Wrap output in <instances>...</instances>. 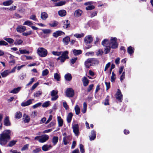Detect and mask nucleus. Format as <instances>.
<instances>
[{"mask_svg":"<svg viewBox=\"0 0 153 153\" xmlns=\"http://www.w3.org/2000/svg\"><path fill=\"white\" fill-rule=\"evenodd\" d=\"M87 107V105L85 102H84L83 104V109L82 110V112L83 113H85L86 111Z\"/></svg>","mask_w":153,"mask_h":153,"instance_id":"36","label":"nucleus"},{"mask_svg":"<svg viewBox=\"0 0 153 153\" xmlns=\"http://www.w3.org/2000/svg\"><path fill=\"white\" fill-rule=\"evenodd\" d=\"M39 83L38 82H36V83L34 84L32 87L31 90H33L35 89L38 85Z\"/></svg>","mask_w":153,"mask_h":153,"instance_id":"63","label":"nucleus"},{"mask_svg":"<svg viewBox=\"0 0 153 153\" xmlns=\"http://www.w3.org/2000/svg\"><path fill=\"white\" fill-rule=\"evenodd\" d=\"M58 14L61 17L65 16L66 14V12L64 10H61L58 11Z\"/></svg>","mask_w":153,"mask_h":153,"instance_id":"21","label":"nucleus"},{"mask_svg":"<svg viewBox=\"0 0 153 153\" xmlns=\"http://www.w3.org/2000/svg\"><path fill=\"white\" fill-rule=\"evenodd\" d=\"M32 100H33L29 99L26 102H22L21 104V105L23 107L29 105L32 103Z\"/></svg>","mask_w":153,"mask_h":153,"instance_id":"17","label":"nucleus"},{"mask_svg":"<svg viewBox=\"0 0 153 153\" xmlns=\"http://www.w3.org/2000/svg\"><path fill=\"white\" fill-rule=\"evenodd\" d=\"M41 30L44 34H48L51 32V30L49 29H42Z\"/></svg>","mask_w":153,"mask_h":153,"instance_id":"38","label":"nucleus"},{"mask_svg":"<svg viewBox=\"0 0 153 153\" xmlns=\"http://www.w3.org/2000/svg\"><path fill=\"white\" fill-rule=\"evenodd\" d=\"M73 52L74 55L77 56L81 54L82 51L80 50L74 49L73 51Z\"/></svg>","mask_w":153,"mask_h":153,"instance_id":"29","label":"nucleus"},{"mask_svg":"<svg viewBox=\"0 0 153 153\" xmlns=\"http://www.w3.org/2000/svg\"><path fill=\"white\" fill-rule=\"evenodd\" d=\"M65 78L66 80L69 81L71 80L72 77L70 74L68 73L65 75Z\"/></svg>","mask_w":153,"mask_h":153,"instance_id":"25","label":"nucleus"},{"mask_svg":"<svg viewBox=\"0 0 153 153\" xmlns=\"http://www.w3.org/2000/svg\"><path fill=\"white\" fill-rule=\"evenodd\" d=\"M11 131L5 130L2 133L0 134V144L4 146L7 144L10 139Z\"/></svg>","mask_w":153,"mask_h":153,"instance_id":"1","label":"nucleus"},{"mask_svg":"<svg viewBox=\"0 0 153 153\" xmlns=\"http://www.w3.org/2000/svg\"><path fill=\"white\" fill-rule=\"evenodd\" d=\"M48 17V15L45 12L41 13V18L43 20H45Z\"/></svg>","mask_w":153,"mask_h":153,"instance_id":"18","label":"nucleus"},{"mask_svg":"<svg viewBox=\"0 0 153 153\" xmlns=\"http://www.w3.org/2000/svg\"><path fill=\"white\" fill-rule=\"evenodd\" d=\"M32 34V31H29L24 32L22 33V35L25 36H27L31 35Z\"/></svg>","mask_w":153,"mask_h":153,"instance_id":"56","label":"nucleus"},{"mask_svg":"<svg viewBox=\"0 0 153 153\" xmlns=\"http://www.w3.org/2000/svg\"><path fill=\"white\" fill-rule=\"evenodd\" d=\"M77 59V57L72 58L71 60V63L72 64H74L76 62Z\"/></svg>","mask_w":153,"mask_h":153,"instance_id":"62","label":"nucleus"},{"mask_svg":"<svg viewBox=\"0 0 153 153\" xmlns=\"http://www.w3.org/2000/svg\"><path fill=\"white\" fill-rule=\"evenodd\" d=\"M109 97L108 96H107L105 100V102H104V105H109Z\"/></svg>","mask_w":153,"mask_h":153,"instance_id":"49","label":"nucleus"},{"mask_svg":"<svg viewBox=\"0 0 153 153\" xmlns=\"http://www.w3.org/2000/svg\"><path fill=\"white\" fill-rule=\"evenodd\" d=\"M108 43H109V41L106 39H104L102 42V44L106 47L104 50L105 54L108 53L111 48L109 45H107Z\"/></svg>","mask_w":153,"mask_h":153,"instance_id":"4","label":"nucleus"},{"mask_svg":"<svg viewBox=\"0 0 153 153\" xmlns=\"http://www.w3.org/2000/svg\"><path fill=\"white\" fill-rule=\"evenodd\" d=\"M82 11L79 9L76 10L74 13V16L75 17H78L81 16Z\"/></svg>","mask_w":153,"mask_h":153,"instance_id":"15","label":"nucleus"},{"mask_svg":"<svg viewBox=\"0 0 153 153\" xmlns=\"http://www.w3.org/2000/svg\"><path fill=\"white\" fill-rule=\"evenodd\" d=\"M115 79V74H114V72L112 73V75L111 77V82H114Z\"/></svg>","mask_w":153,"mask_h":153,"instance_id":"46","label":"nucleus"},{"mask_svg":"<svg viewBox=\"0 0 153 153\" xmlns=\"http://www.w3.org/2000/svg\"><path fill=\"white\" fill-rule=\"evenodd\" d=\"M26 77V74H25L24 73H22L19 76V77L20 79L21 80H23Z\"/></svg>","mask_w":153,"mask_h":153,"instance_id":"47","label":"nucleus"},{"mask_svg":"<svg viewBox=\"0 0 153 153\" xmlns=\"http://www.w3.org/2000/svg\"><path fill=\"white\" fill-rule=\"evenodd\" d=\"M30 119L29 117L27 115L25 117V118L24 120V121L25 123H28L30 121Z\"/></svg>","mask_w":153,"mask_h":153,"instance_id":"64","label":"nucleus"},{"mask_svg":"<svg viewBox=\"0 0 153 153\" xmlns=\"http://www.w3.org/2000/svg\"><path fill=\"white\" fill-rule=\"evenodd\" d=\"M96 132L93 130L91 131V136L90 137V140H94L96 138Z\"/></svg>","mask_w":153,"mask_h":153,"instance_id":"19","label":"nucleus"},{"mask_svg":"<svg viewBox=\"0 0 153 153\" xmlns=\"http://www.w3.org/2000/svg\"><path fill=\"white\" fill-rule=\"evenodd\" d=\"M117 39L115 38L111 37V39L110 41L109 42L108 45L112 49H116L118 47V44L117 42Z\"/></svg>","mask_w":153,"mask_h":153,"instance_id":"3","label":"nucleus"},{"mask_svg":"<svg viewBox=\"0 0 153 153\" xmlns=\"http://www.w3.org/2000/svg\"><path fill=\"white\" fill-rule=\"evenodd\" d=\"M63 106L66 110H68L69 108V107L66 102H64L63 103Z\"/></svg>","mask_w":153,"mask_h":153,"instance_id":"61","label":"nucleus"},{"mask_svg":"<svg viewBox=\"0 0 153 153\" xmlns=\"http://www.w3.org/2000/svg\"><path fill=\"white\" fill-rule=\"evenodd\" d=\"M116 97L117 100L120 102H121L122 100L123 95L121 94L120 90L119 89L117 90L116 94Z\"/></svg>","mask_w":153,"mask_h":153,"instance_id":"8","label":"nucleus"},{"mask_svg":"<svg viewBox=\"0 0 153 153\" xmlns=\"http://www.w3.org/2000/svg\"><path fill=\"white\" fill-rule=\"evenodd\" d=\"M19 51L20 52L21 54H28L29 52L26 50H21L20 49H19Z\"/></svg>","mask_w":153,"mask_h":153,"instance_id":"41","label":"nucleus"},{"mask_svg":"<svg viewBox=\"0 0 153 153\" xmlns=\"http://www.w3.org/2000/svg\"><path fill=\"white\" fill-rule=\"evenodd\" d=\"M94 86V85L93 84H91L90 85L88 88L87 89V91L88 92H90L92 89L93 87Z\"/></svg>","mask_w":153,"mask_h":153,"instance_id":"55","label":"nucleus"},{"mask_svg":"<svg viewBox=\"0 0 153 153\" xmlns=\"http://www.w3.org/2000/svg\"><path fill=\"white\" fill-rule=\"evenodd\" d=\"M66 1H60L58 2V6H61L65 4Z\"/></svg>","mask_w":153,"mask_h":153,"instance_id":"48","label":"nucleus"},{"mask_svg":"<svg viewBox=\"0 0 153 153\" xmlns=\"http://www.w3.org/2000/svg\"><path fill=\"white\" fill-rule=\"evenodd\" d=\"M21 88V87H18L17 88H15L12 90L10 92L13 94H16L20 90Z\"/></svg>","mask_w":153,"mask_h":153,"instance_id":"24","label":"nucleus"},{"mask_svg":"<svg viewBox=\"0 0 153 153\" xmlns=\"http://www.w3.org/2000/svg\"><path fill=\"white\" fill-rule=\"evenodd\" d=\"M94 8L95 7L94 5H89L86 7L85 9L87 10H91Z\"/></svg>","mask_w":153,"mask_h":153,"instance_id":"52","label":"nucleus"},{"mask_svg":"<svg viewBox=\"0 0 153 153\" xmlns=\"http://www.w3.org/2000/svg\"><path fill=\"white\" fill-rule=\"evenodd\" d=\"M73 131L76 136H78L79 134V126L78 124H75L72 126Z\"/></svg>","mask_w":153,"mask_h":153,"instance_id":"7","label":"nucleus"},{"mask_svg":"<svg viewBox=\"0 0 153 153\" xmlns=\"http://www.w3.org/2000/svg\"><path fill=\"white\" fill-rule=\"evenodd\" d=\"M63 26L64 28H67L70 27V22L68 20H65L63 21Z\"/></svg>","mask_w":153,"mask_h":153,"instance_id":"13","label":"nucleus"},{"mask_svg":"<svg viewBox=\"0 0 153 153\" xmlns=\"http://www.w3.org/2000/svg\"><path fill=\"white\" fill-rule=\"evenodd\" d=\"M74 109L75 111L76 114L78 115L80 111V109L79 106L78 105H76Z\"/></svg>","mask_w":153,"mask_h":153,"instance_id":"32","label":"nucleus"},{"mask_svg":"<svg viewBox=\"0 0 153 153\" xmlns=\"http://www.w3.org/2000/svg\"><path fill=\"white\" fill-rule=\"evenodd\" d=\"M29 144H26L22 148L21 150L22 151H24L25 150L27 149L29 147Z\"/></svg>","mask_w":153,"mask_h":153,"instance_id":"53","label":"nucleus"},{"mask_svg":"<svg viewBox=\"0 0 153 153\" xmlns=\"http://www.w3.org/2000/svg\"><path fill=\"white\" fill-rule=\"evenodd\" d=\"M82 81L84 86H87L89 83V80L85 76L83 77Z\"/></svg>","mask_w":153,"mask_h":153,"instance_id":"20","label":"nucleus"},{"mask_svg":"<svg viewBox=\"0 0 153 153\" xmlns=\"http://www.w3.org/2000/svg\"><path fill=\"white\" fill-rule=\"evenodd\" d=\"M8 43L3 40L0 41V46L5 45L6 46L8 45Z\"/></svg>","mask_w":153,"mask_h":153,"instance_id":"58","label":"nucleus"},{"mask_svg":"<svg viewBox=\"0 0 153 153\" xmlns=\"http://www.w3.org/2000/svg\"><path fill=\"white\" fill-rule=\"evenodd\" d=\"M41 151V150L40 148H37L33 151V153H38Z\"/></svg>","mask_w":153,"mask_h":153,"instance_id":"54","label":"nucleus"},{"mask_svg":"<svg viewBox=\"0 0 153 153\" xmlns=\"http://www.w3.org/2000/svg\"><path fill=\"white\" fill-rule=\"evenodd\" d=\"M9 74V71L8 70H6L1 73V74L3 77H4L6 76Z\"/></svg>","mask_w":153,"mask_h":153,"instance_id":"31","label":"nucleus"},{"mask_svg":"<svg viewBox=\"0 0 153 153\" xmlns=\"http://www.w3.org/2000/svg\"><path fill=\"white\" fill-rule=\"evenodd\" d=\"M22 117V114L20 111L17 112L15 114V118L17 119L20 118Z\"/></svg>","mask_w":153,"mask_h":153,"instance_id":"35","label":"nucleus"},{"mask_svg":"<svg viewBox=\"0 0 153 153\" xmlns=\"http://www.w3.org/2000/svg\"><path fill=\"white\" fill-rule=\"evenodd\" d=\"M49 138V136L46 134H44L40 136L39 142L41 143H44L48 140Z\"/></svg>","mask_w":153,"mask_h":153,"instance_id":"9","label":"nucleus"},{"mask_svg":"<svg viewBox=\"0 0 153 153\" xmlns=\"http://www.w3.org/2000/svg\"><path fill=\"white\" fill-rule=\"evenodd\" d=\"M26 30V27L24 26H18L16 28L17 31L19 32H23L25 31Z\"/></svg>","mask_w":153,"mask_h":153,"instance_id":"16","label":"nucleus"},{"mask_svg":"<svg viewBox=\"0 0 153 153\" xmlns=\"http://www.w3.org/2000/svg\"><path fill=\"white\" fill-rule=\"evenodd\" d=\"M13 2V1L12 0H7L3 2V5L4 6H9L12 4Z\"/></svg>","mask_w":153,"mask_h":153,"instance_id":"28","label":"nucleus"},{"mask_svg":"<svg viewBox=\"0 0 153 153\" xmlns=\"http://www.w3.org/2000/svg\"><path fill=\"white\" fill-rule=\"evenodd\" d=\"M23 41L21 39L16 40L14 44L15 45H20L23 42Z\"/></svg>","mask_w":153,"mask_h":153,"instance_id":"57","label":"nucleus"},{"mask_svg":"<svg viewBox=\"0 0 153 153\" xmlns=\"http://www.w3.org/2000/svg\"><path fill=\"white\" fill-rule=\"evenodd\" d=\"M93 38L90 35L86 36L84 39L85 42L86 44H90L93 41Z\"/></svg>","mask_w":153,"mask_h":153,"instance_id":"11","label":"nucleus"},{"mask_svg":"<svg viewBox=\"0 0 153 153\" xmlns=\"http://www.w3.org/2000/svg\"><path fill=\"white\" fill-rule=\"evenodd\" d=\"M37 53L41 57H45L47 55V51L45 49L43 48H38L37 50Z\"/></svg>","mask_w":153,"mask_h":153,"instance_id":"5","label":"nucleus"},{"mask_svg":"<svg viewBox=\"0 0 153 153\" xmlns=\"http://www.w3.org/2000/svg\"><path fill=\"white\" fill-rule=\"evenodd\" d=\"M65 93L67 97H72L74 95V90L72 88H69L66 90Z\"/></svg>","mask_w":153,"mask_h":153,"instance_id":"6","label":"nucleus"},{"mask_svg":"<svg viewBox=\"0 0 153 153\" xmlns=\"http://www.w3.org/2000/svg\"><path fill=\"white\" fill-rule=\"evenodd\" d=\"M65 35V33L64 32L61 30H58V36H64Z\"/></svg>","mask_w":153,"mask_h":153,"instance_id":"59","label":"nucleus"},{"mask_svg":"<svg viewBox=\"0 0 153 153\" xmlns=\"http://www.w3.org/2000/svg\"><path fill=\"white\" fill-rule=\"evenodd\" d=\"M74 36L77 38H81V37H83L84 36V34L83 33L81 34H78L76 33L74 34Z\"/></svg>","mask_w":153,"mask_h":153,"instance_id":"45","label":"nucleus"},{"mask_svg":"<svg viewBox=\"0 0 153 153\" xmlns=\"http://www.w3.org/2000/svg\"><path fill=\"white\" fill-rule=\"evenodd\" d=\"M4 124L6 126H10L11 125V123L9 120L8 116H6L4 120Z\"/></svg>","mask_w":153,"mask_h":153,"instance_id":"12","label":"nucleus"},{"mask_svg":"<svg viewBox=\"0 0 153 153\" xmlns=\"http://www.w3.org/2000/svg\"><path fill=\"white\" fill-rule=\"evenodd\" d=\"M4 39L10 44L13 43L14 41L13 39L10 38H7L6 37H4Z\"/></svg>","mask_w":153,"mask_h":153,"instance_id":"33","label":"nucleus"},{"mask_svg":"<svg viewBox=\"0 0 153 153\" xmlns=\"http://www.w3.org/2000/svg\"><path fill=\"white\" fill-rule=\"evenodd\" d=\"M30 19L35 21H36L37 20V19L36 18V16L35 15H32L30 16Z\"/></svg>","mask_w":153,"mask_h":153,"instance_id":"60","label":"nucleus"},{"mask_svg":"<svg viewBox=\"0 0 153 153\" xmlns=\"http://www.w3.org/2000/svg\"><path fill=\"white\" fill-rule=\"evenodd\" d=\"M50 104V102L49 101H46L42 105L43 107H47Z\"/></svg>","mask_w":153,"mask_h":153,"instance_id":"40","label":"nucleus"},{"mask_svg":"<svg viewBox=\"0 0 153 153\" xmlns=\"http://www.w3.org/2000/svg\"><path fill=\"white\" fill-rule=\"evenodd\" d=\"M23 25H27L29 26H30L31 25H33V23L31 21L28 20L25 22Z\"/></svg>","mask_w":153,"mask_h":153,"instance_id":"44","label":"nucleus"},{"mask_svg":"<svg viewBox=\"0 0 153 153\" xmlns=\"http://www.w3.org/2000/svg\"><path fill=\"white\" fill-rule=\"evenodd\" d=\"M56 21H54L52 22L51 23H49V25L51 27H54L55 26H56L57 25V23Z\"/></svg>","mask_w":153,"mask_h":153,"instance_id":"42","label":"nucleus"},{"mask_svg":"<svg viewBox=\"0 0 153 153\" xmlns=\"http://www.w3.org/2000/svg\"><path fill=\"white\" fill-rule=\"evenodd\" d=\"M79 148L81 152V153H84L85 152V150L84 146L82 144H80Z\"/></svg>","mask_w":153,"mask_h":153,"instance_id":"50","label":"nucleus"},{"mask_svg":"<svg viewBox=\"0 0 153 153\" xmlns=\"http://www.w3.org/2000/svg\"><path fill=\"white\" fill-rule=\"evenodd\" d=\"M52 142L53 145H55L57 143V137H54L52 139Z\"/></svg>","mask_w":153,"mask_h":153,"instance_id":"43","label":"nucleus"},{"mask_svg":"<svg viewBox=\"0 0 153 153\" xmlns=\"http://www.w3.org/2000/svg\"><path fill=\"white\" fill-rule=\"evenodd\" d=\"M61 53H62V55L58 57V60H59L62 63L64 62L66 59L69 58L68 56V52L67 51L63 52H58V56L61 54Z\"/></svg>","mask_w":153,"mask_h":153,"instance_id":"2","label":"nucleus"},{"mask_svg":"<svg viewBox=\"0 0 153 153\" xmlns=\"http://www.w3.org/2000/svg\"><path fill=\"white\" fill-rule=\"evenodd\" d=\"M70 41V38L68 36H66L63 39V42L65 45H68Z\"/></svg>","mask_w":153,"mask_h":153,"instance_id":"26","label":"nucleus"},{"mask_svg":"<svg viewBox=\"0 0 153 153\" xmlns=\"http://www.w3.org/2000/svg\"><path fill=\"white\" fill-rule=\"evenodd\" d=\"M92 66H93L94 65H97L99 64V61L96 58H91Z\"/></svg>","mask_w":153,"mask_h":153,"instance_id":"23","label":"nucleus"},{"mask_svg":"<svg viewBox=\"0 0 153 153\" xmlns=\"http://www.w3.org/2000/svg\"><path fill=\"white\" fill-rule=\"evenodd\" d=\"M42 94V91H39L34 93V96L35 97H38L40 96Z\"/></svg>","mask_w":153,"mask_h":153,"instance_id":"37","label":"nucleus"},{"mask_svg":"<svg viewBox=\"0 0 153 153\" xmlns=\"http://www.w3.org/2000/svg\"><path fill=\"white\" fill-rule=\"evenodd\" d=\"M16 140H12L10 141L9 143L8 144L7 146L10 147H12L13 145H14L17 142Z\"/></svg>","mask_w":153,"mask_h":153,"instance_id":"39","label":"nucleus"},{"mask_svg":"<svg viewBox=\"0 0 153 153\" xmlns=\"http://www.w3.org/2000/svg\"><path fill=\"white\" fill-rule=\"evenodd\" d=\"M134 49L131 46H129L127 49V51L130 55L134 53Z\"/></svg>","mask_w":153,"mask_h":153,"instance_id":"27","label":"nucleus"},{"mask_svg":"<svg viewBox=\"0 0 153 153\" xmlns=\"http://www.w3.org/2000/svg\"><path fill=\"white\" fill-rule=\"evenodd\" d=\"M73 116V114L72 113L70 112L68 114L67 118V121L68 123L71 122Z\"/></svg>","mask_w":153,"mask_h":153,"instance_id":"30","label":"nucleus"},{"mask_svg":"<svg viewBox=\"0 0 153 153\" xmlns=\"http://www.w3.org/2000/svg\"><path fill=\"white\" fill-rule=\"evenodd\" d=\"M52 146L50 145L45 144L42 146V149L44 151L46 152L49 150L50 148Z\"/></svg>","mask_w":153,"mask_h":153,"instance_id":"22","label":"nucleus"},{"mask_svg":"<svg viewBox=\"0 0 153 153\" xmlns=\"http://www.w3.org/2000/svg\"><path fill=\"white\" fill-rule=\"evenodd\" d=\"M49 73L48 71V69H46L42 71V75L43 76H46L48 75Z\"/></svg>","mask_w":153,"mask_h":153,"instance_id":"51","label":"nucleus"},{"mask_svg":"<svg viewBox=\"0 0 153 153\" xmlns=\"http://www.w3.org/2000/svg\"><path fill=\"white\" fill-rule=\"evenodd\" d=\"M85 64L86 68H89L91 66V58H88L85 62Z\"/></svg>","mask_w":153,"mask_h":153,"instance_id":"14","label":"nucleus"},{"mask_svg":"<svg viewBox=\"0 0 153 153\" xmlns=\"http://www.w3.org/2000/svg\"><path fill=\"white\" fill-rule=\"evenodd\" d=\"M63 120L61 117L58 116V123L59 126H62L63 124Z\"/></svg>","mask_w":153,"mask_h":153,"instance_id":"34","label":"nucleus"},{"mask_svg":"<svg viewBox=\"0 0 153 153\" xmlns=\"http://www.w3.org/2000/svg\"><path fill=\"white\" fill-rule=\"evenodd\" d=\"M57 91L53 90L51 92V95L52 97L51 99L52 101H55L57 99Z\"/></svg>","mask_w":153,"mask_h":153,"instance_id":"10","label":"nucleus"}]
</instances>
